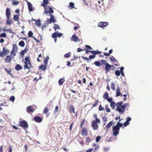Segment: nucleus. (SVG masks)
I'll use <instances>...</instances> for the list:
<instances>
[{"instance_id": "1", "label": "nucleus", "mask_w": 152, "mask_h": 152, "mask_svg": "<svg viewBox=\"0 0 152 152\" xmlns=\"http://www.w3.org/2000/svg\"><path fill=\"white\" fill-rule=\"evenodd\" d=\"M122 102H120L117 103L116 104L114 102H111L110 106L113 109L115 108V105L116 106V110L120 114H123L125 112V109L127 106H130L129 103H126L123 104Z\"/></svg>"}, {"instance_id": "2", "label": "nucleus", "mask_w": 152, "mask_h": 152, "mask_svg": "<svg viewBox=\"0 0 152 152\" xmlns=\"http://www.w3.org/2000/svg\"><path fill=\"white\" fill-rule=\"evenodd\" d=\"M123 124L118 122L116 125L114 126L113 128V134L115 136H117L119 134L120 128L122 126Z\"/></svg>"}, {"instance_id": "3", "label": "nucleus", "mask_w": 152, "mask_h": 152, "mask_svg": "<svg viewBox=\"0 0 152 152\" xmlns=\"http://www.w3.org/2000/svg\"><path fill=\"white\" fill-rule=\"evenodd\" d=\"M25 64L24 65V69H30V67H31V64L29 58L28 57H26L25 58Z\"/></svg>"}, {"instance_id": "4", "label": "nucleus", "mask_w": 152, "mask_h": 152, "mask_svg": "<svg viewBox=\"0 0 152 152\" xmlns=\"http://www.w3.org/2000/svg\"><path fill=\"white\" fill-rule=\"evenodd\" d=\"M53 12V9L49 6H48V7L44 9V12L43 14H44L45 13L48 14L49 13V15H50V14H52Z\"/></svg>"}, {"instance_id": "5", "label": "nucleus", "mask_w": 152, "mask_h": 152, "mask_svg": "<svg viewBox=\"0 0 152 152\" xmlns=\"http://www.w3.org/2000/svg\"><path fill=\"white\" fill-rule=\"evenodd\" d=\"M20 125L24 129H27L28 127V124L27 122L25 121H20Z\"/></svg>"}, {"instance_id": "6", "label": "nucleus", "mask_w": 152, "mask_h": 152, "mask_svg": "<svg viewBox=\"0 0 152 152\" xmlns=\"http://www.w3.org/2000/svg\"><path fill=\"white\" fill-rule=\"evenodd\" d=\"M108 24V23L107 22H101L99 23L98 25L99 27L103 28L107 26Z\"/></svg>"}, {"instance_id": "7", "label": "nucleus", "mask_w": 152, "mask_h": 152, "mask_svg": "<svg viewBox=\"0 0 152 152\" xmlns=\"http://www.w3.org/2000/svg\"><path fill=\"white\" fill-rule=\"evenodd\" d=\"M92 126L93 129L94 130H96L98 128V126L95 120L93 121L92 123Z\"/></svg>"}, {"instance_id": "8", "label": "nucleus", "mask_w": 152, "mask_h": 152, "mask_svg": "<svg viewBox=\"0 0 152 152\" xmlns=\"http://www.w3.org/2000/svg\"><path fill=\"white\" fill-rule=\"evenodd\" d=\"M34 110V109L31 106H29L26 108V111L28 113H32Z\"/></svg>"}, {"instance_id": "9", "label": "nucleus", "mask_w": 152, "mask_h": 152, "mask_svg": "<svg viewBox=\"0 0 152 152\" xmlns=\"http://www.w3.org/2000/svg\"><path fill=\"white\" fill-rule=\"evenodd\" d=\"M62 35H63V34L61 33H58L57 32H54L52 34V37L53 38H56V37H60Z\"/></svg>"}, {"instance_id": "10", "label": "nucleus", "mask_w": 152, "mask_h": 152, "mask_svg": "<svg viewBox=\"0 0 152 152\" xmlns=\"http://www.w3.org/2000/svg\"><path fill=\"white\" fill-rule=\"evenodd\" d=\"M113 124L112 121H111L109 122L107 125L106 126L104 127V129L106 132L108 131V129L112 126Z\"/></svg>"}, {"instance_id": "11", "label": "nucleus", "mask_w": 152, "mask_h": 152, "mask_svg": "<svg viewBox=\"0 0 152 152\" xmlns=\"http://www.w3.org/2000/svg\"><path fill=\"white\" fill-rule=\"evenodd\" d=\"M105 70L106 72V73L108 72L110 69V68L112 66H111L108 63H106L105 64Z\"/></svg>"}, {"instance_id": "12", "label": "nucleus", "mask_w": 152, "mask_h": 152, "mask_svg": "<svg viewBox=\"0 0 152 152\" xmlns=\"http://www.w3.org/2000/svg\"><path fill=\"white\" fill-rule=\"evenodd\" d=\"M28 10L29 12H32L34 10L32 4L30 2L28 1L27 2Z\"/></svg>"}, {"instance_id": "13", "label": "nucleus", "mask_w": 152, "mask_h": 152, "mask_svg": "<svg viewBox=\"0 0 152 152\" xmlns=\"http://www.w3.org/2000/svg\"><path fill=\"white\" fill-rule=\"evenodd\" d=\"M71 41H74L75 42L79 41V39L75 35H74L72 36L71 37Z\"/></svg>"}, {"instance_id": "14", "label": "nucleus", "mask_w": 152, "mask_h": 152, "mask_svg": "<svg viewBox=\"0 0 152 152\" xmlns=\"http://www.w3.org/2000/svg\"><path fill=\"white\" fill-rule=\"evenodd\" d=\"M34 120L37 122H40L42 119L39 117L38 116H35L34 118Z\"/></svg>"}, {"instance_id": "15", "label": "nucleus", "mask_w": 152, "mask_h": 152, "mask_svg": "<svg viewBox=\"0 0 152 152\" xmlns=\"http://www.w3.org/2000/svg\"><path fill=\"white\" fill-rule=\"evenodd\" d=\"M10 10L9 8H7L6 10V16L7 18L10 17Z\"/></svg>"}, {"instance_id": "16", "label": "nucleus", "mask_w": 152, "mask_h": 152, "mask_svg": "<svg viewBox=\"0 0 152 152\" xmlns=\"http://www.w3.org/2000/svg\"><path fill=\"white\" fill-rule=\"evenodd\" d=\"M81 134L84 136H86L87 135L88 132L86 129L84 128L82 129Z\"/></svg>"}, {"instance_id": "17", "label": "nucleus", "mask_w": 152, "mask_h": 152, "mask_svg": "<svg viewBox=\"0 0 152 152\" xmlns=\"http://www.w3.org/2000/svg\"><path fill=\"white\" fill-rule=\"evenodd\" d=\"M50 18L49 19L50 22V23H51L52 22H53V23H55L56 22V20H55V19H54V16L53 15H52V14L51 15L50 14Z\"/></svg>"}, {"instance_id": "18", "label": "nucleus", "mask_w": 152, "mask_h": 152, "mask_svg": "<svg viewBox=\"0 0 152 152\" xmlns=\"http://www.w3.org/2000/svg\"><path fill=\"white\" fill-rule=\"evenodd\" d=\"M17 51L12 50L10 52V56L11 57L14 58L15 56H16Z\"/></svg>"}, {"instance_id": "19", "label": "nucleus", "mask_w": 152, "mask_h": 152, "mask_svg": "<svg viewBox=\"0 0 152 152\" xmlns=\"http://www.w3.org/2000/svg\"><path fill=\"white\" fill-rule=\"evenodd\" d=\"M10 56H7L5 59V62H10L11 60Z\"/></svg>"}, {"instance_id": "20", "label": "nucleus", "mask_w": 152, "mask_h": 152, "mask_svg": "<svg viewBox=\"0 0 152 152\" xmlns=\"http://www.w3.org/2000/svg\"><path fill=\"white\" fill-rule=\"evenodd\" d=\"M3 51L4 53H5V55L8 54L10 52V50L5 47L3 48Z\"/></svg>"}, {"instance_id": "21", "label": "nucleus", "mask_w": 152, "mask_h": 152, "mask_svg": "<svg viewBox=\"0 0 152 152\" xmlns=\"http://www.w3.org/2000/svg\"><path fill=\"white\" fill-rule=\"evenodd\" d=\"M64 81L65 80L64 79L62 78H61L58 81V84L60 86H61L63 84Z\"/></svg>"}, {"instance_id": "22", "label": "nucleus", "mask_w": 152, "mask_h": 152, "mask_svg": "<svg viewBox=\"0 0 152 152\" xmlns=\"http://www.w3.org/2000/svg\"><path fill=\"white\" fill-rule=\"evenodd\" d=\"M69 112L70 113H75V109L73 106L71 105L69 109Z\"/></svg>"}, {"instance_id": "23", "label": "nucleus", "mask_w": 152, "mask_h": 152, "mask_svg": "<svg viewBox=\"0 0 152 152\" xmlns=\"http://www.w3.org/2000/svg\"><path fill=\"white\" fill-rule=\"evenodd\" d=\"M91 53L95 56L96 54H100L101 52L100 51H91Z\"/></svg>"}, {"instance_id": "24", "label": "nucleus", "mask_w": 152, "mask_h": 152, "mask_svg": "<svg viewBox=\"0 0 152 152\" xmlns=\"http://www.w3.org/2000/svg\"><path fill=\"white\" fill-rule=\"evenodd\" d=\"M23 69V67L20 66L19 64H17L15 66V69L18 71Z\"/></svg>"}, {"instance_id": "25", "label": "nucleus", "mask_w": 152, "mask_h": 152, "mask_svg": "<svg viewBox=\"0 0 152 152\" xmlns=\"http://www.w3.org/2000/svg\"><path fill=\"white\" fill-rule=\"evenodd\" d=\"M33 20L35 21V25L36 26H40L41 23H40V20L39 19L38 20H34L33 19H32Z\"/></svg>"}, {"instance_id": "26", "label": "nucleus", "mask_w": 152, "mask_h": 152, "mask_svg": "<svg viewBox=\"0 0 152 152\" xmlns=\"http://www.w3.org/2000/svg\"><path fill=\"white\" fill-rule=\"evenodd\" d=\"M46 65L45 66L41 65H40L39 66V69H42L43 71H45L46 69Z\"/></svg>"}, {"instance_id": "27", "label": "nucleus", "mask_w": 152, "mask_h": 152, "mask_svg": "<svg viewBox=\"0 0 152 152\" xmlns=\"http://www.w3.org/2000/svg\"><path fill=\"white\" fill-rule=\"evenodd\" d=\"M111 89L113 91L115 90V84L113 82H112L111 85Z\"/></svg>"}, {"instance_id": "28", "label": "nucleus", "mask_w": 152, "mask_h": 152, "mask_svg": "<svg viewBox=\"0 0 152 152\" xmlns=\"http://www.w3.org/2000/svg\"><path fill=\"white\" fill-rule=\"evenodd\" d=\"M7 18V24L8 25H10L12 24V21L10 20V17H9V18Z\"/></svg>"}, {"instance_id": "29", "label": "nucleus", "mask_w": 152, "mask_h": 152, "mask_svg": "<svg viewBox=\"0 0 152 152\" xmlns=\"http://www.w3.org/2000/svg\"><path fill=\"white\" fill-rule=\"evenodd\" d=\"M19 45L23 47L25 46V43L23 41H21L19 43Z\"/></svg>"}, {"instance_id": "30", "label": "nucleus", "mask_w": 152, "mask_h": 152, "mask_svg": "<svg viewBox=\"0 0 152 152\" xmlns=\"http://www.w3.org/2000/svg\"><path fill=\"white\" fill-rule=\"evenodd\" d=\"M47 20H48L46 21L45 22V23L44 26H46L50 23L48 18H47Z\"/></svg>"}, {"instance_id": "31", "label": "nucleus", "mask_w": 152, "mask_h": 152, "mask_svg": "<svg viewBox=\"0 0 152 152\" xmlns=\"http://www.w3.org/2000/svg\"><path fill=\"white\" fill-rule=\"evenodd\" d=\"M69 6L70 7V8L71 9H72V8H75V9H76V8H75L74 7V4L73 2H70L69 3Z\"/></svg>"}, {"instance_id": "32", "label": "nucleus", "mask_w": 152, "mask_h": 152, "mask_svg": "<svg viewBox=\"0 0 152 152\" xmlns=\"http://www.w3.org/2000/svg\"><path fill=\"white\" fill-rule=\"evenodd\" d=\"M94 64L96 66H100L101 65V63L97 61H95L94 63Z\"/></svg>"}, {"instance_id": "33", "label": "nucleus", "mask_w": 152, "mask_h": 152, "mask_svg": "<svg viewBox=\"0 0 152 152\" xmlns=\"http://www.w3.org/2000/svg\"><path fill=\"white\" fill-rule=\"evenodd\" d=\"M108 96L109 94L107 92H105L103 96V98H104L106 99L108 97Z\"/></svg>"}, {"instance_id": "34", "label": "nucleus", "mask_w": 152, "mask_h": 152, "mask_svg": "<svg viewBox=\"0 0 152 152\" xmlns=\"http://www.w3.org/2000/svg\"><path fill=\"white\" fill-rule=\"evenodd\" d=\"M12 46H13V48H12V50H15V51H17L18 49H17V45L15 44H12Z\"/></svg>"}, {"instance_id": "35", "label": "nucleus", "mask_w": 152, "mask_h": 152, "mask_svg": "<svg viewBox=\"0 0 152 152\" xmlns=\"http://www.w3.org/2000/svg\"><path fill=\"white\" fill-rule=\"evenodd\" d=\"M19 15H15L14 16V19L15 21H18Z\"/></svg>"}, {"instance_id": "36", "label": "nucleus", "mask_w": 152, "mask_h": 152, "mask_svg": "<svg viewBox=\"0 0 152 152\" xmlns=\"http://www.w3.org/2000/svg\"><path fill=\"white\" fill-rule=\"evenodd\" d=\"M116 96L118 97L120 96H122V94L121 93L120 91H116Z\"/></svg>"}, {"instance_id": "37", "label": "nucleus", "mask_w": 152, "mask_h": 152, "mask_svg": "<svg viewBox=\"0 0 152 152\" xmlns=\"http://www.w3.org/2000/svg\"><path fill=\"white\" fill-rule=\"evenodd\" d=\"M110 59L111 62L116 61V60L115 58L113 56H111L110 57Z\"/></svg>"}, {"instance_id": "38", "label": "nucleus", "mask_w": 152, "mask_h": 152, "mask_svg": "<svg viewBox=\"0 0 152 152\" xmlns=\"http://www.w3.org/2000/svg\"><path fill=\"white\" fill-rule=\"evenodd\" d=\"M115 75L117 76H119L120 75V72L118 70L115 71Z\"/></svg>"}, {"instance_id": "39", "label": "nucleus", "mask_w": 152, "mask_h": 152, "mask_svg": "<svg viewBox=\"0 0 152 152\" xmlns=\"http://www.w3.org/2000/svg\"><path fill=\"white\" fill-rule=\"evenodd\" d=\"M33 34V32L31 31H29L28 32V37H32Z\"/></svg>"}, {"instance_id": "40", "label": "nucleus", "mask_w": 152, "mask_h": 152, "mask_svg": "<svg viewBox=\"0 0 152 152\" xmlns=\"http://www.w3.org/2000/svg\"><path fill=\"white\" fill-rule=\"evenodd\" d=\"M102 119L104 122H106L107 120V118L106 116H103L102 118Z\"/></svg>"}, {"instance_id": "41", "label": "nucleus", "mask_w": 152, "mask_h": 152, "mask_svg": "<svg viewBox=\"0 0 152 152\" xmlns=\"http://www.w3.org/2000/svg\"><path fill=\"white\" fill-rule=\"evenodd\" d=\"M54 28L55 30H56L57 29H58L60 28L59 27L58 25L55 24H54Z\"/></svg>"}, {"instance_id": "42", "label": "nucleus", "mask_w": 152, "mask_h": 152, "mask_svg": "<svg viewBox=\"0 0 152 152\" xmlns=\"http://www.w3.org/2000/svg\"><path fill=\"white\" fill-rule=\"evenodd\" d=\"M48 60L47 59V58H45L43 60L44 63L45 64V65H46L47 64Z\"/></svg>"}, {"instance_id": "43", "label": "nucleus", "mask_w": 152, "mask_h": 152, "mask_svg": "<svg viewBox=\"0 0 152 152\" xmlns=\"http://www.w3.org/2000/svg\"><path fill=\"white\" fill-rule=\"evenodd\" d=\"M6 34L5 33H3L1 34L0 35V37H6Z\"/></svg>"}, {"instance_id": "44", "label": "nucleus", "mask_w": 152, "mask_h": 152, "mask_svg": "<svg viewBox=\"0 0 152 152\" xmlns=\"http://www.w3.org/2000/svg\"><path fill=\"white\" fill-rule=\"evenodd\" d=\"M104 110V108L102 107L101 105H100L99 106V111H103Z\"/></svg>"}, {"instance_id": "45", "label": "nucleus", "mask_w": 152, "mask_h": 152, "mask_svg": "<svg viewBox=\"0 0 152 152\" xmlns=\"http://www.w3.org/2000/svg\"><path fill=\"white\" fill-rule=\"evenodd\" d=\"M106 99L107 100V101L108 102H110V103H111V102H113L112 101V98L108 97Z\"/></svg>"}, {"instance_id": "46", "label": "nucleus", "mask_w": 152, "mask_h": 152, "mask_svg": "<svg viewBox=\"0 0 152 152\" xmlns=\"http://www.w3.org/2000/svg\"><path fill=\"white\" fill-rule=\"evenodd\" d=\"M101 139V137L99 136H98L96 138V142H98Z\"/></svg>"}, {"instance_id": "47", "label": "nucleus", "mask_w": 152, "mask_h": 152, "mask_svg": "<svg viewBox=\"0 0 152 152\" xmlns=\"http://www.w3.org/2000/svg\"><path fill=\"white\" fill-rule=\"evenodd\" d=\"M95 57V56L93 55H90L89 56V58L90 59H92L94 58Z\"/></svg>"}, {"instance_id": "48", "label": "nucleus", "mask_w": 152, "mask_h": 152, "mask_svg": "<svg viewBox=\"0 0 152 152\" xmlns=\"http://www.w3.org/2000/svg\"><path fill=\"white\" fill-rule=\"evenodd\" d=\"M12 3H13V5H18V4L19 2L18 1H12Z\"/></svg>"}, {"instance_id": "49", "label": "nucleus", "mask_w": 152, "mask_h": 152, "mask_svg": "<svg viewBox=\"0 0 152 152\" xmlns=\"http://www.w3.org/2000/svg\"><path fill=\"white\" fill-rule=\"evenodd\" d=\"M64 56L66 58H68L70 56V55L69 53H68L65 54Z\"/></svg>"}, {"instance_id": "50", "label": "nucleus", "mask_w": 152, "mask_h": 152, "mask_svg": "<svg viewBox=\"0 0 152 152\" xmlns=\"http://www.w3.org/2000/svg\"><path fill=\"white\" fill-rule=\"evenodd\" d=\"M48 111L49 110L47 108H45L43 111V113L45 114H46Z\"/></svg>"}, {"instance_id": "51", "label": "nucleus", "mask_w": 152, "mask_h": 152, "mask_svg": "<svg viewBox=\"0 0 152 152\" xmlns=\"http://www.w3.org/2000/svg\"><path fill=\"white\" fill-rule=\"evenodd\" d=\"M47 4L42 3V6L44 7V9L48 7V6H47Z\"/></svg>"}, {"instance_id": "52", "label": "nucleus", "mask_w": 152, "mask_h": 152, "mask_svg": "<svg viewBox=\"0 0 152 152\" xmlns=\"http://www.w3.org/2000/svg\"><path fill=\"white\" fill-rule=\"evenodd\" d=\"M58 106H56V107H55V110L54 111V113H56L58 112Z\"/></svg>"}, {"instance_id": "53", "label": "nucleus", "mask_w": 152, "mask_h": 152, "mask_svg": "<svg viewBox=\"0 0 152 152\" xmlns=\"http://www.w3.org/2000/svg\"><path fill=\"white\" fill-rule=\"evenodd\" d=\"M15 99V97L14 96H12L10 98V100L12 102H13L14 101Z\"/></svg>"}, {"instance_id": "54", "label": "nucleus", "mask_w": 152, "mask_h": 152, "mask_svg": "<svg viewBox=\"0 0 152 152\" xmlns=\"http://www.w3.org/2000/svg\"><path fill=\"white\" fill-rule=\"evenodd\" d=\"M26 52V49L24 50H22L20 53V54L22 55H23L25 52Z\"/></svg>"}, {"instance_id": "55", "label": "nucleus", "mask_w": 152, "mask_h": 152, "mask_svg": "<svg viewBox=\"0 0 152 152\" xmlns=\"http://www.w3.org/2000/svg\"><path fill=\"white\" fill-rule=\"evenodd\" d=\"M107 112H110V109L107 107V106L106 105L105 106Z\"/></svg>"}, {"instance_id": "56", "label": "nucleus", "mask_w": 152, "mask_h": 152, "mask_svg": "<svg viewBox=\"0 0 152 152\" xmlns=\"http://www.w3.org/2000/svg\"><path fill=\"white\" fill-rule=\"evenodd\" d=\"M95 119L96 120L95 121H96V122H97L98 123H99L100 122V120L97 117H95Z\"/></svg>"}, {"instance_id": "57", "label": "nucleus", "mask_w": 152, "mask_h": 152, "mask_svg": "<svg viewBox=\"0 0 152 152\" xmlns=\"http://www.w3.org/2000/svg\"><path fill=\"white\" fill-rule=\"evenodd\" d=\"M129 124V123L127 122L126 121L124 123V126L126 127Z\"/></svg>"}, {"instance_id": "58", "label": "nucleus", "mask_w": 152, "mask_h": 152, "mask_svg": "<svg viewBox=\"0 0 152 152\" xmlns=\"http://www.w3.org/2000/svg\"><path fill=\"white\" fill-rule=\"evenodd\" d=\"M91 140L89 137H87L86 138V141L88 142H89L91 141Z\"/></svg>"}, {"instance_id": "59", "label": "nucleus", "mask_w": 152, "mask_h": 152, "mask_svg": "<svg viewBox=\"0 0 152 152\" xmlns=\"http://www.w3.org/2000/svg\"><path fill=\"white\" fill-rule=\"evenodd\" d=\"M85 46L86 48H87L88 49H90V50H92V48L90 46L88 45H86Z\"/></svg>"}, {"instance_id": "60", "label": "nucleus", "mask_w": 152, "mask_h": 152, "mask_svg": "<svg viewBox=\"0 0 152 152\" xmlns=\"http://www.w3.org/2000/svg\"><path fill=\"white\" fill-rule=\"evenodd\" d=\"M43 2L42 3H44V4H48V0H43Z\"/></svg>"}, {"instance_id": "61", "label": "nucleus", "mask_w": 152, "mask_h": 152, "mask_svg": "<svg viewBox=\"0 0 152 152\" xmlns=\"http://www.w3.org/2000/svg\"><path fill=\"white\" fill-rule=\"evenodd\" d=\"M84 121H85V120H83L81 121V123L80 124V125L81 126V128L82 127V126H83V124L84 123Z\"/></svg>"}, {"instance_id": "62", "label": "nucleus", "mask_w": 152, "mask_h": 152, "mask_svg": "<svg viewBox=\"0 0 152 152\" xmlns=\"http://www.w3.org/2000/svg\"><path fill=\"white\" fill-rule=\"evenodd\" d=\"M4 55H5V53H4L3 52V50L0 53V56H3Z\"/></svg>"}, {"instance_id": "63", "label": "nucleus", "mask_w": 152, "mask_h": 152, "mask_svg": "<svg viewBox=\"0 0 152 152\" xmlns=\"http://www.w3.org/2000/svg\"><path fill=\"white\" fill-rule=\"evenodd\" d=\"M98 104V101H97L96 102H95L94 104L92 106L93 107H96Z\"/></svg>"}, {"instance_id": "64", "label": "nucleus", "mask_w": 152, "mask_h": 152, "mask_svg": "<svg viewBox=\"0 0 152 152\" xmlns=\"http://www.w3.org/2000/svg\"><path fill=\"white\" fill-rule=\"evenodd\" d=\"M93 149L92 148H90L88 149L86 152H91Z\"/></svg>"}]
</instances>
